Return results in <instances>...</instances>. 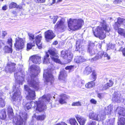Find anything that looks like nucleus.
I'll use <instances>...</instances> for the list:
<instances>
[{
	"instance_id": "obj_3",
	"label": "nucleus",
	"mask_w": 125,
	"mask_h": 125,
	"mask_svg": "<svg viewBox=\"0 0 125 125\" xmlns=\"http://www.w3.org/2000/svg\"><path fill=\"white\" fill-rule=\"evenodd\" d=\"M68 26L70 30L75 31L81 29L84 24L83 21L81 19H70L68 20Z\"/></svg>"
},
{
	"instance_id": "obj_55",
	"label": "nucleus",
	"mask_w": 125,
	"mask_h": 125,
	"mask_svg": "<svg viewBox=\"0 0 125 125\" xmlns=\"http://www.w3.org/2000/svg\"><path fill=\"white\" fill-rule=\"evenodd\" d=\"M96 123L95 121H91L88 125H96Z\"/></svg>"
},
{
	"instance_id": "obj_32",
	"label": "nucleus",
	"mask_w": 125,
	"mask_h": 125,
	"mask_svg": "<svg viewBox=\"0 0 125 125\" xmlns=\"http://www.w3.org/2000/svg\"><path fill=\"white\" fill-rule=\"evenodd\" d=\"M118 125H124L125 124V119L124 118H119Z\"/></svg>"
},
{
	"instance_id": "obj_44",
	"label": "nucleus",
	"mask_w": 125,
	"mask_h": 125,
	"mask_svg": "<svg viewBox=\"0 0 125 125\" xmlns=\"http://www.w3.org/2000/svg\"><path fill=\"white\" fill-rule=\"evenodd\" d=\"M31 68L32 69H34L37 70L38 71H40L39 67L38 66H36L35 65H33L31 66Z\"/></svg>"
},
{
	"instance_id": "obj_58",
	"label": "nucleus",
	"mask_w": 125,
	"mask_h": 125,
	"mask_svg": "<svg viewBox=\"0 0 125 125\" xmlns=\"http://www.w3.org/2000/svg\"><path fill=\"white\" fill-rule=\"evenodd\" d=\"M21 78L22 79L21 80H20L19 81V84L21 85L22 84V82L23 81L24 79L23 78H22L21 77Z\"/></svg>"
},
{
	"instance_id": "obj_5",
	"label": "nucleus",
	"mask_w": 125,
	"mask_h": 125,
	"mask_svg": "<svg viewBox=\"0 0 125 125\" xmlns=\"http://www.w3.org/2000/svg\"><path fill=\"white\" fill-rule=\"evenodd\" d=\"M25 42V41L24 39L19 37L16 38L15 44V47L18 50L22 49L24 47Z\"/></svg>"
},
{
	"instance_id": "obj_28",
	"label": "nucleus",
	"mask_w": 125,
	"mask_h": 125,
	"mask_svg": "<svg viewBox=\"0 0 125 125\" xmlns=\"http://www.w3.org/2000/svg\"><path fill=\"white\" fill-rule=\"evenodd\" d=\"M83 43V41L81 40L78 39L77 40L76 43V48L77 51L80 50Z\"/></svg>"
},
{
	"instance_id": "obj_18",
	"label": "nucleus",
	"mask_w": 125,
	"mask_h": 125,
	"mask_svg": "<svg viewBox=\"0 0 125 125\" xmlns=\"http://www.w3.org/2000/svg\"><path fill=\"white\" fill-rule=\"evenodd\" d=\"M60 98L59 100L60 103L63 104L66 103L65 101L66 99L70 98L69 96L65 94H62L60 95Z\"/></svg>"
},
{
	"instance_id": "obj_51",
	"label": "nucleus",
	"mask_w": 125,
	"mask_h": 125,
	"mask_svg": "<svg viewBox=\"0 0 125 125\" xmlns=\"http://www.w3.org/2000/svg\"><path fill=\"white\" fill-rule=\"evenodd\" d=\"M73 66H68L65 67V69L66 70H71L73 68Z\"/></svg>"
},
{
	"instance_id": "obj_27",
	"label": "nucleus",
	"mask_w": 125,
	"mask_h": 125,
	"mask_svg": "<svg viewBox=\"0 0 125 125\" xmlns=\"http://www.w3.org/2000/svg\"><path fill=\"white\" fill-rule=\"evenodd\" d=\"M28 83L30 85L36 89H37L38 88V83H36L35 81L33 80H31V81L29 82L28 81Z\"/></svg>"
},
{
	"instance_id": "obj_20",
	"label": "nucleus",
	"mask_w": 125,
	"mask_h": 125,
	"mask_svg": "<svg viewBox=\"0 0 125 125\" xmlns=\"http://www.w3.org/2000/svg\"><path fill=\"white\" fill-rule=\"evenodd\" d=\"M116 25H117V27H118L121 26L125 25V19L120 18H118Z\"/></svg>"
},
{
	"instance_id": "obj_26",
	"label": "nucleus",
	"mask_w": 125,
	"mask_h": 125,
	"mask_svg": "<svg viewBox=\"0 0 125 125\" xmlns=\"http://www.w3.org/2000/svg\"><path fill=\"white\" fill-rule=\"evenodd\" d=\"M67 75L66 71L62 69L60 72L59 79H60L64 80Z\"/></svg>"
},
{
	"instance_id": "obj_6",
	"label": "nucleus",
	"mask_w": 125,
	"mask_h": 125,
	"mask_svg": "<svg viewBox=\"0 0 125 125\" xmlns=\"http://www.w3.org/2000/svg\"><path fill=\"white\" fill-rule=\"evenodd\" d=\"M48 52L51 55V57L52 60L56 63L61 64V62L58 58L59 56L55 50H50Z\"/></svg>"
},
{
	"instance_id": "obj_43",
	"label": "nucleus",
	"mask_w": 125,
	"mask_h": 125,
	"mask_svg": "<svg viewBox=\"0 0 125 125\" xmlns=\"http://www.w3.org/2000/svg\"><path fill=\"white\" fill-rule=\"evenodd\" d=\"M28 35L30 42H32V41H34L33 40L34 39V35L32 33H29Z\"/></svg>"
},
{
	"instance_id": "obj_64",
	"label": "nucleus",
	"mask_w": 125,
	"mask_h": 125,
	"mask_svg": "<svg viewBox=\"0 0 125 125\" xmlns=\"http://www.w3.org/2000/svg\"><path fill=\"white\" fill-rule=\"evenodd\" d=\"M58 43V42L56 41H55L53 42V44L55 45H56Z\"/></svg>"
},
{
	"instance_id": "obj_35",
	"label": "nucleus",
	"mask_w": 125,
	"mask_h": 125,
	"mask_svg": "<svg viewBox=\"0 0 125 125\" xmlns=\"http://www.w3.org/2000/svg\"><path fill=\"white\" fill-rule=\"evenodd\" d=\"M91 72V68L90 67L88 66L86 68L84 71V73L85 74L87 75L90 73Z\"/></svg>"
},
{
	"instance_id": "obj_7",
	"label": "nucleus",
	"mask_w": 125,
	"mask_h": 125,
	"mask_svg": "<svg viewBox=\"0 0 125 125\" xmlns=\"http://www.w3.org/2000/svg\"><path fill=\"white\" fill-rule=\"evenodd\" d=\"M22 116L23 118V119L21 117V114L18 116L17 119H14V122L16 125H21L22 124L24 120H25L26 119L27 114L26 113H24L22 114Z\"/></svg>"
},
{
	"instance_id": "obj_21",
	"label": "nucleus",
	"mask_w": 125,
	"mask_h": 125,
	"mask_svg": "<svg viewBox=\"0 0 125 125\" xmlns=\"http://www.w3.org/2000/svg\"><path fill=\"white\" fill-rule=\"evenodd\" d=\"M15 64L14 63L9 62L8 63L7 68L9 69V71L10 73L14 71Z\"/></svg>"
},
{
	"instance_id": "obj_31",
	"label": "nucleus",
	"mask_w": 125,
	"mask_h": 125,
	"mask_svg": "<svg viewBox=\"0 0 125 125\" xmlns=\"http://www.w3.org/2000/svg\"><path fill=\"white\" fill-rule=\"evenodd\" d=\"M11 47L10 46L9 47L7 46H5L3 49L5 52L7 53H11L12 51Z\"/></svg>"
},
{
	"instance_id": "obj_10",
	"label": "nucleus",
	"mask_w": 125,
	"mask_h": 125,
	"mask_svg": "<svg viewBox=\"0 0 125 125\" xmlns=\"http://www.w3.org/2000/svg\"><path fill=\"white\" fill-rule=\"evenodd\" d=\"M65 19L63 18H62L60 21H58L55 25V28L57 29H64L66 28L64 24Z\"/></svg>"
},
{
	"instance_id": "obj_24",
	"label": "nucleus",
	"mask_w": 125,
	"mask_h": 125,
	"mask_svg": "<svg viewBox=\"0 0 125 125\" xmlns=\"http://www.w3.org/2000/svg\"><path fill=\"white\" fill-rule=\"evenodd\" d=\"M94 45L93 43H90L88 46V51L91 55H93L95 53V51L93 49Z\"/></svg>"
},
{
	"instance_id": "obj_47",
	"label": "nucleus",
	"mask_w": 125,
	"mask_h": 125,
	"mask_svg": "<svg viewBox=\"0 0 125 125\" xmlns=\"http://www.w3.org/2000/svg\"><path fill=\"white\" fill-rule=\"evenodd\" d=\"M0 105L2 107L4 106L5 105L4 100L1 98L0 99Z\"/></svg>"
},
{
	"instance_id": "obj_30",
	"label": "nucleus",
	"mask_w": 125,
	"mask_h": 125,
	"mask_svg": "<svg viewBox=\"0 0 125 125\" xmlns=\"http://www.w3.org/2000/svg\"><path fill=\"white\" fill-rule=\"evenodd\" d=\"M49 55L48 53H47L46 54V55L44 57L43 63L44 64L49 63Z\"/></svg>"
},
{
	"instance_id": "obj_8",
	"label": "nucleus",
	"mask_w": 125,
	"mask_h": 125,
	"mask_svg": "<svg viewBox=\"0 0 125 125\" xmlns=\"http://www.w3.org/2000/svg\"><path fill=\"white\" fill-rule=\"evenodd\" d=\"M24 89L28 92L29 94L26 97L27 99L28 100L34 99L35 96V91L31 90L27 85H25Z\"/></svg>"
},
{
	"instance_id": "obj_40",
	"label": "nucleus",
	"mask_w": 125,
	"mask_h": 125,
	"mask_svg": "<svg viewBox=\"0 0 125 125\" xmlns=\"http://www.w3.org/2000/svg\"><path fill=\"white\" fill-rule=\"evenodd\" d=\"M117 32L119 34L123 36L125 33V31L124 29H123L119 28L117 30Z\"/></svg>"
},
{
	"instance_id": "obj_54",
	"label": "nucleus",
	"mask_w": 125,
	"mask_h": 125,
	"mask_svg": "<svg viewBox=\"0 0 125 125\" xmlns=\"http://www.w3.org/2000/svg\"><path fill=\"white\" fill-rule=\"evenodd\" d=\"M45 0H35V1L38 3H42L44 2Z\"/></svg>"
},
{
	"instance_id": "obj_4",
	"label": "nucleus",
	"mask_w": 125,
	"mask_h": 125,
	"mask_svg": "<svg viewBox=\"0 0 125 125\" xmlns=\"http://www.w3.org/2000/svg\"><path fill=\"white\" fill-rule=\"evenodd\" d=\"M51 67H49V68L48 69V70L46 71V70L44 73L43 77L45 79L47 82H50L51 83L52 81L54 80V78L52 74L51 73H49V70L51 71L50 72H51L52 71L54 70V67L52 64H51Z\"/></svg>"
},
{
	"instance_id": "obj_36",
	"label": "nucleus",
	"mask_w": 125,
	"mask_h": 125,
	"mask_svg": "<svg viewBox=\"0 0 125 125\" xmlns=\"http://www.w3.org/2000/svg\"><path fill=\"white\" fill-rule=\"evenodd\" d=\"M113 107L111 105H109L107 107V109H106L105 112L108 114H110L113 110Z\"/></svg>"
},
{
	"instance_id": "obj_45",
	"label": "nucleus",
	"mask_w": 125,
	"mask_h": 125,
	"mask_svg": "<svg viewBox=\"0 0 125 125\" xmlns=\"http://www.w3.org/2000/svg\"><path fill=\"white\" fill-rule=\"evenodd\" d=\"M72 105V106H80L81 105V103L78 101L73 102Z\"/></svg>"
},
{
	"instance_id": "obj_2",
	"label": "nucleus",
	"mask_w": 125,
	"mask_h": 125,
	"mask_svg": "<svg viewBox=\"0 0 125 125\" xmlns=\"http://www.w3.org/2000/svg\"><path fill=\"white\" fill-rule=\"evenodd\" d=\"M101 25L102 27L98 26L93 28V32L95 37H99L101 39H103L106 37L105 32H109L110 28L104 20L101 22Z\"/></svg>"
},
{
	"instance_id": "obj_13",
	"label": "nucleus",
	"mask_w": 125,
	"mask_h": 125,
	"mask_svg": "<svg viewBox=\"0 0 125 125\" xmlns=\"http://www.w3.org/2000/svg\"><path fill=\"white\" fill-rule=\"evenodd\" d=\"M104 55V57H106L107 59L109 60L110 59V57L109 56L107 53L105 52H99L97 55L94 57L93 59L94 61H96L99 59L101 58L102 56Z\"/></svg>"
},
{
	"instance_id": "obj_57",
	"label": "nucleus",
	"mask_w": 125,
	"mask_h": 125,
	"mask_svg": "<svg viewBox=\"0 0 125 125\" xmlns=\"http://www.w3.org/2000/svg\"><path fill=\"white\" fill-rule=\"evenodd\" d=\"M121 2V0H115L114 1V3L115 4H118Z\"/></svg>"
},
{
	"instance_id": "obj_12",
	"label": "nucleus",
	"mask_w": 125,
	"mask_h": 125,
	"mask_svg": "<svg viewBox=\"0 0 125 125\" xmlns=\"http://www.w3.org/2000/svg\"><path fill=\"white\" fill-rule=\"evenodd\" d=\"M113 99L117 103H120L124 101L122 96H121L120 94L117 93H115L114 96L113 98Z\"/></svg>"
},
{
	"instance_id": "obj_22",
	"label": "nucleus",
	"mask_w": 125,
	"mask_h": 125,
	"mask_svg": "<svg viewBox=\"0 0 125 125\" xmlns=\"http://www.w3.org/2000/svg\"><path fill=\"white\" fill-rule=\"evenodd\" d=\"M109 83L102 85L103 90H105L109 87L112 86L114 84L113 82L111 80H110L109 81Z\"/></svg>"
},
{
	"instance_id": "obj_38",
	"label": "nucleus",
	"mask_w": 125,
	"mask_h": 125,
	"mask_svg": "<svg viewBox=\"0 0 125 125\" xmlns=\"http://www.w3.org/2000/svg\"><path fill=\"white\" fill-rule=\"evenodd\" d=\"M97 74L95 71H93L90 78L93 81H94L96 78Z\"/></svg>"
},
{
	"instance_id": "obj_15",
	"label": "nucleus",
	"mask_w": 125,
	"mask_h": 125,
	"mask_svg": "<svg viewBox=\"0 0 125 125\" xmlns=\"http://www.w3.org/2000/svg\"><path fill=\"white\" fill-rule=\"evenodd\" d=\"M30 59L34 63H39L41 61V57L38 55H34L31 57Z\"/></svg>"
},
{
	"instance_id": "obj_25",
	"label": "nucleus",
	"mask_w": 125,
	"mask_h": 125,
	"mask_svg": "<svg viewBox=\"0 0 125 125\" xmlns=\"http://www.w3.org/2000/svg\"><path fill=\"white\" fill-rule=\"evenodd\" d=\"M76 118L81 125H83L85 121V119L79 115H77L75 116Z\"/></svg>"
},
{
	"instance_id": "obj_46",
	"label": "nucleus",
	"mask_w": 125,
	"mask_h": 125,
	"mask_svg": "<svg viewBox=\"0 0 125 125\" xmlns=\"http://www.w3.org/2000/svg\"><path fill=\"white\" fill-rule=\"evenodd\" d=\"M12 39L11 38H9L8 40L7 41V43L10 45V46H12Z\"/></svg>"
},
{
	"instance_id": "obj_23",
	"label": "nucleus",
	"mask_w": 125,
	"mask_h": 125,
	"mask_svg": "<svg viewBox=\"0 0 125 125\" xmlns=\"http://www.w3.org/2000/svg\"><path fill=\"white\" fill-rule=\"evenodd\" d=\"M94 45L93 43H90L88 46V51L91 55H93L95 53V51L93 49Z\"/></svg>"
},
{
	"instance_id": "obj_34",
	"label": "nucleus",
	"mask_w": 125,
	"mask_h": 125,
	"mask_svg": "<svg viewBox=\"0 0 125 125\" xmlns=\"http://www.w3.org/2000/svg\"><path fill=\"white\" fill-rule=\"evenodd\" d=\"M94 85V83L93 81H91L86 84L85 85V86L87 88H90L93 87Z\"/></svg>"
},
{
	"instance_id": "obj_17",
	"label": "nucleus",
	"mask_w": 125,
	"mask_h": 125,
	"mask_svg": "<svg viewBox=\"0 0 125 125\" xmlns=\"http://www.w3.org/2000/svg\"><path fill=\"white\" fill-rule=\"evenodd\" d=\"M115 113H117L119 115H125V109L120 106L117 107L115 111Z\"/></svg>"
},
{
	"instance_id": "obj_56",
	"label": "nucleus",
	"mask_w": 125,
	"mask_h": 125,
	"mask_svg": "<svg viewBox=\"0 0 125 125\" xmlns=\"http://www.w3.org/2000/svg\"><path fill=\"white\" fill-rule=\"evenodd\" d=\"M7 34L6 32L5 31H3L2 33V36L3 37V38H4L5 36Z\"/></svg>"
},
{
	"instance_id": "obj_49",
	"label": "nucleus",
	"mask_w": 125,
	"mask_h": 125,
	"mask_svg": "<svg viewBox=\"0 0 125 125\" xmlns=\"http://www.w3.org/2000/svg\"><path fill=\"white\" fill-rule=\"evenodd\" d=\"M5 42L4 41L0 40V49L4 45Z\"/></svg>"
},
{
	"instance_id": "obj_11",
	"label": "nucleus",
	"mask_w": 125,
	"mask_h": 125,
	"mask_svg": "<svg viewBox=\"0 0 125 125\" xmlns=\"http://www.w3.org/2000/svg\"><path fill=\"white\" fill-rule=\"evenodd\" d=\"M55 36L54 34L51 30H49L45 33V37L46 40L48 41L49 40L52 39Z\"/></svg>"
},
{
	"instance_id": "obj_1",
	"label": "nucleus",
	"mask_w": 125,
	"mask_h": 125,
	"mask_svg": "<svg viewBox=\"0 0 125 125\" xmlns=\"http://www.w3.org/2000/svg\"><path fill=\"white\" fill-rule=\"evenodd\" d=\"M50 94H48L46 96L45 95H44L39 98L38 102L36 101L35 103L31 102L30 103H27L24 107L25 110L27 111L31 107L35 108L36 105V111L41 112L42 111L46 108V105L43 104V103L46 102V101L49 102L50 99Z\"/></svg>"
},
{
	"instance_id": "obj_37",
	"label": "nucleus",
	"mask_w": 125,
	"mask_h": 125,
	"mask_svg": "<svg viewBox=\"0 0 125 125\" xmlns=\"http://www.w3.org/2000/svg\"><path fill=\"white\" fill-rule=\"evenodd\" d=\"M33 117H35L37 120H42L44 119L46 116L44 115L38 116H36L35 115H34L33 116Z\"/></svg>"
},
{
	"instance_id": "obj_53",
	"label": "nucleus",
	"mask_w": 125,
	"mask_h": 125,
	"mask_svg": "<svg viewBox=\"0 0 125 125\" xmlns=\"http://www.w3.org/2000/svg\"><path fill=\"white\" fill-rule=\"evenodd\" d=\"M20 72H19L18 73H14V77L16 79H18V78L19 77L20 78V77H19V76H18V75H19V74H20Z\"/></svg>"
},
{
	"instance_id": "obj_63",
	"label": "nucleus",
	"mask_w": 125,
	"mask_h": 125,
	"mask_svg": "<svg viewBox=\"0 0 125 125\" xmlns=\"http://www.w3.org/2000/svg\"><path fill=\"white\" fill-rule=\"evenodd\" d=\"M122 52L124 56H125V48H124L122 50Z\"/></svg>"
},
{
	"instance_id": "obj_14",
	"label": "nucleus",
	"mask_w": 125,
	"mask_h": 125,
	"mask_svg": "<svg viewBox=\"0 0 125 125\" xmlns=\"http://www.w3.org/2000/svg\"><path fill=\"white\" fill-rule=\"evenodd\" d=\"M21 93L19 90L15 92L13 96L12 97V99L15 101L19 102L21 100Z\"/></svg>"
},
{
	"instance_id": "obj_60",
	"label": "nucleus",
	"mask_w": 125,
	"mask_h": 125,
	"mask_svg": "<svg viewBox=\"0 0 125 125\" xmlns=\"http://www.w3.org/2000/svg\"><path fill=\"white\" fill-rule=\"evenodd\" d=\"M10 112H9V110H8V113L9 114V113H10V114L11 115H13V114L12 110L11 108H10Z\"/></svg>"
},
{
	"instance_id": "obj_29",
	"label": "nucleus",
	"mask_w": 125,
	"mask_h": 125,
	"mask_svg": "<svg viewBox=\"0 0 125 125\" xmlns=\"http://www.w3.org/2000/svg\"><path fill=\"white\" fill-rule=\"evenodd\" d=\"M85 60L82 56H77L74 59L75 62L78 63L82 62H84Z\"/></svg>"
},
{
	"instance_id": "obj_39",
	"label": "nucleus",
	"mask_w": 125,
	"mask_h": 125,
	"mask_svg": "<svg viewBox=\"0 0 125 125\" xmlns=\"http://www.w3.org/2000/svg\"><path fill=\"white\" fill-rule=\"evenodd\" d=\"M69 122L71 125H78V124L75 118L70 119Z\"/></svg>"
},
{
	"instance_id": "obj_16",
	"label": "nucleus",
	"mask_w": 125,
	"mask_h": 125,
	"mask_svg": "<svg viewBox=\"0 0 125 125\" xmlns=\"http://www.w3.org/2000/svg\"><path fill=\"white\" fill-rule=\"evenodd\" d=\"M101 115H100L98 116L97 114L92 112L90 113L89 116V118L91 119L98 121L99 118L100 119H102V118L101 116Z\"/></svg>"
},
{
	"instance_id": "obj_50",
	"label": "nucleus",
	"mask_w": 125,
	"mask_h": 125,
	"mask_svg": "<svg viewBox=\"0 0 125 125\" xmlns=\"http://www.w3.org/2000/svg\"><path fill=\"white\" fill-rule=\"evenodd\" d=\"M58 18V17L57 16H56L53 17V18L52 19H53V23L54 24L55 23Z\"/></svg>"
},
{
	"instance_id": "obj_62",
	"label": "nucleus",
	"mask_w": 125,
	"mask_h": 125,
	"mask_svg": "<svg viewBox=\"0 0 125 125\" xmlns=\"http://www.w3.org/2000/svg\"><path fill=\"white\" fill-rule=\"evenodd\" d=\"M55 125H67L64 122H62L61 123V124L60 123H58L56 124Z\"/></svg>"
},
{
	"instance_id": "obj_48",
	"label": "nucleus",
	"mask_w": 125,
	"mask_h": 125,
	"mask_svg": "<svg viewBox=\"0 0 125 125\" xmlns=\"http://www.w3.org/2000/svg\"><path fill=\"white\" fill-rule=\"evenodd\" d=\"M79 84H77V86L78 87L81 88L83 85H84V82H82L81 81H79Z\"/></svg>"
},
{
	"instance_id": "obj_9",
	"label": "nucleus",
	"mask_w": 125,
	"mask_h": 125,
	"mask_svg": "<svg viewBox=\"0 0 125 125\" xmlns=\"http://www.w3.org/2000/svg\"><path fill=\"white\" fill-rule=\"evenodd\" d=\"M61 56L65 59L68 60V62H70L72 59L73 55L69 51H62L61 52Z\"/></svg>"
},
{
	"instance_id": "obj_61",
	"label": "nucleus",
	"mask_w": 125,
	"mask_h": 125,
	"mask_svg": "<svg viewBox=\"0 0 125 125\" xmlns=\"http://www.w3.org/2000/svg\"><path fill=\"white\" fill-rule=\"evenodd\" d=\"M103 94H97L98 97L100 99L102 98Z\"/></svg>"
},
{
	"instance_id": "obj_33",
	"label": "nucleus",
	"mask_w": 125,
	"mask_h": 125,
	"mask_svg": "<svg viewBox=\"0 0 125 125\" xmlns=\"http://www.w3.org/2000/svg\"><path fill=\"white\" fill-rule=\"evenodd\" d=\"M34 41H32V42H30L29 43H28L27 46V50H28L31 49L32 47L35 46Z\"/></svg>"
},
{
	"instance_id": "obj_19",
	"label": "nucleus",
	"mask_w": 125,
	"mask_h": 125,
	"mask_svg": "<svg viewBox=\"0 0 125 125\" xmlns=\"http://www.w3.org/2000/svg\"><path fill=\"white\" fill-rule=\"evenodd\" d=\"M42 38L41 35L40 34L37 36L35 38L36 45L39 49L42 47V43L41 42Z\"/></svg>"
},
{
	"instance_id": "obj_59",
	"label": "nucleus",
	"mask_w": 125,
	"mask_h": 125,
	"mask_svg": "<svg viewBox=\"0 0 125 125\" xmlns=\"http://www.w3.org/2000/svg\"><path fill=\"white\" fill-rule=\"evenodd\" d=\"M3 10H6L7 9V5H5L3 6L2 8Z\"/></svg>"
},
{
	"instance_id": "obj_42",
	"label": "nucleus",
	"mask_w": 125,
	"mask_h": 125,
	"mask_svg": "<svg viewBox=\"0 0 125 125\" xmlns=\"http://www.w3.org/2000/svg\"><path fill=\"white\" fill-rule=\"evenodd\" d=\"M6 117L5 112L4 111H2L0 113V117L2 119H4Z\"/></svg>"
},
{
	"instance_id": "obj_52",
	"label": "nucleus",
	"mask_w": 125,
	"mask_h": 125,
	"mask_svg": "<svg viewBox=\"0 0 125 125\" xmlns=\"http://www.w3.org/2000/svg\"><path fill=\"white\" fill-rule=\"evenodd\" d=\"M90 102L91 103L94 104H96L97 103V101L93 99H91Z\"/></svg>"
},
{
	"instance_id": "obj_41",
	"label": "nucleus",
	"mask_w": 125,
	"mask_h": 125,
	"mask_svg": "<svg viewBox=\"0 0 125 125\" xmlns=\"http://www.w3.org/2000/svg\"><path fill=\"white\" fill-rule=\"evenodd\" d=\"M9 7L10 9H12L15 8H17V4L13 2L10 3L9 5Z\"/></svg>"
}]
</instances>
